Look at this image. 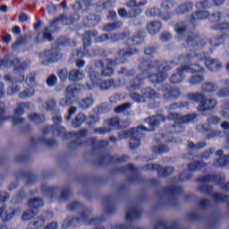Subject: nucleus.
<instances>
[{"mask_svg": "<svg viewBox=\"0 0 229 229\" xmlns=\"http://www.w3.org/2000/svg\"><path fill=\"white\" fill-rule=\"evenodd\" d=\"M173 69V63H145L140 64L137 71L136 79L133 81L124 82L123 80L114 81V80H106L101 82V73L96 72L90 65L86 67V72L89 74L90 83L86 84V89H96L98 87L100 90H110V89H118V87H126L130 92L131 90H139L140 89L142 80L148 78L152 83H160L167 80L166 71Z\"/></svg>", "mask_w": 229, "mask_h": 229, "instance_id": "obj_1", "label": "nucleus"}, {"mask_svg": "<svg viewBox=\"0 0 229 229\" xmlns=\"http://www.w3.org/2000/svg\"><path fill=\"white\" fill-rule=\"evenodd\" d=\"M197 55L195 53H191L188 55L182 56L179 58L180 62H185L186 64H194V62H199V60H205V65L209 71H217L219 67H221V63L216 59H207L205 58V54Z\"/></svg>", "mask_w": 229, "mask_h": 229, "instance_id": "obj_2", "label": "nucleus"}, {"mask_svg": "<svg viewBox=\"0 0 229 229\" xmlns=\"http://www.w3.org/2000/svg\"><path fill=\"white\" fill-rule=\"evenodd\" d=\"M174 6V2L171 0H164L161 4V11L157 7H152L146 12L147 17H160L163 21H169L171 13L167 10H171Z\"/></svg>", "mask_w": 229, "mask_h": 229, "instance_id": "obj_3", "label": "nucleus"}, {"mask_svg": "<svg viewBox=\"0 0 229 229\" xmlns=\"http://www.w3.org/2000/svg\"><path fill=\"white\" fill-rule=\"evenodd\" d=\"M148 131L144 126H140L137 129H131L129 131H123L120 133V139H128L131 137L130 140V148L131 149H137L140 146V138L143 137L144 133L142 131Z\"/></svg>", "mask_w": 229, "mask_h": 229, "instance_id": "obj_4", "label": "nucleus"}, {"mask_svg": "<svg viewBox=\"0 0 229 229\" xmlns=\"http://www.w3.org/2000/svg\"><path fill=\"white\" fill-rule=\"evenodd\" d=\"M187 72H203V68L198 64H191L190 66H182L177 72L171 77L172 83H182L185 80Z\"/></svg>", "mask_w": 229, "mask_h": 229, "instance_id": "obj_5", "label": "nucleus"}, {"mask_svg": "<svg viewBox=\"0 0 229 229\" xmlns=\"http://www.w3.org/2000/svg\"><path fill=\"white\" fill-rule=\"evenodd\" d=\"M191 101L196 103L200 102L198 109L199 112H205V110H213L217 106V100L216 99H205V96L201 93H193L189 96Z\"/></svg>", "mask_w": 229, "mask_h": 229, "instance_id": "obj_6", "label": "nucleus"}, {"mask_svg": "<svg viewBox=\"0 0 229 229\" xmlns=\"http://www.w3.org/2000/svg\"><path fill=\"white\" fill-rule=\"evenodd\" d=\"M61 58L62 54L55 49L47 50L39 55V59L43 65H51V64L58 62Z\"/></svg>", "mask_w": 229, "mask_h": 229, "instance_id": "obj_7", "label": "nucleus"}, {"mask_svg": "<svg viewBox=\"0 0 229 229\" xmlns=\"http://www.w3.org/2000/svg\"><path fill=\"white\" fill-rule=\"evenodd\" d=\"M19 58H15L13 55H7L0 61V67H14L15 71H24L27 65H30V63H23L20 66L17 64H20Z\"/></svg>", "mask_w": 229, "mask_h": 229, "instance_id": "obj_8", "label": "nucleus"}, {"mask_svg": "<svg viewBox=\"0 0 229 229\" xmlns=\"http://www.w3.org/2000/svg\"><path fill=\"white\" fill-rule=\"evenodd\" d=\"M142 96L139 95L138 93H131V98L136 103H144L147 99H155L158 97L155 90L151 89L150 88H147L141 90Z\"/></svg>", "mask_w": 229, "mask_h": 229, "instance_id": "obj_9", "label": "nucleus"}, {"mask_svg": "<svg viewBox=\"0 0 229 229\" xmlns=\"http://www.w3.org/2000/svg\"><path fill=\"white\" fill-rule=\"evenodd\" d=\"M4 80L5 81H11L13 83V86L8 89L7 93L9 94V96H13V94L21 90V87H19L18 85H15V83H21V81H23L24 74L21 73L18 79H12V77H10L9 75H6Z\"/></svg>", "mask_w": 229, "mask_h": 229, "instance_id": "obj_10", "label": "nucleus"}, {"mask_svg": "<svg viewBox=\"0 0 229 229\" xmlns=\"http://www.w3.org/2000/svg\"><path fill=\"white\" fill-rule=\"evenodd\" d=\"M168 119L169 121H174L177 124H185L186 123H192L196 116L194 114L180 116V114L174 113L168 115Z\"/></svg>", "mask_w": 229, "mask_h": 229, "instance_id": "obj_11", "label": "nucleus"}, {"mask_svg": "<svg viewBox=\"0 0 229 229\" xmlns=\"http://www.w3.org/2000/svg\"><path fill=\"white\" fill-rule=\"evenodd\" d=\"M128 37V33L125 34H104L97 38V42H117V40H123Z\"/></svg>", "mask_w": 229, "mask_h": 229, "instance_id": "obj_12", "label": "nucleus"}, {"mask_svg": "<svg viewBox=\"0 0 229 229\" xmlns=\"http://www.w3.org/2000/svg\"><path fill=\"white\" fill-rule=\"evenodd\" d=\"M78 89L72 86H68L66 89V97L60 100L61 106H69L72 105V97L77 92Z\"/></svg>", "mask_w": 229, "mask_h": 229, "instance_id": "obj_13", "label": "nucleus"}, {"mask_svg": "<svg viewBox=\"0 0 229 229\" xmlns=\"http://www.w3.org/2000/svg\"><path fill=\"white\" fill-rule=\"evenodd\" d=\"M80 21V16L78 14H74L71 17V20H68L65 15H61L57 19L54 20V21L51 23L50 28H53L56 22H62V24H64L67 26L68 24H74V22H78Z\"/></svg>", "mask_w": 229, "mask_h": 229, "instance_id": "obj_14", "label": "nucleus"}, {"mask_svg": "<svg viewBox=\"0 0 229 229\" xmlns=\"http://www.w3.org/2000/svg\"><path fill=\"white\" fill-rule=\"evenodd\" d=\"M99 64L100 65H103V67H105L102 70V74L104 76H112V74H114V65H115V62L110 59H106L103 63L100 62Z\"/></svg>", "mask_w": 229, "mask_h": 229, "instance_id": "obj_15", "label": "nucleus"}, {"mask_svg": "<svg viewBox=\"0 0 229 229\" xmlns=\"http://www.w3.org/2000/svg\"><path fill=\"white\" fill-rule=\"evenodd\" d=\"M165 121V118H164V116L162 114L157 115V116H152L148 119H146L145 122L147 123V124H148L150 126L149 131H152L153 128H155V126H158V124H160V123Z\"/></svg>", "mask_w": 229, "mask_h": 229, "instance_id": "obj_16", "label": "nucleus"}, {"mask_svg": "<svg viewBox=\"0 0 229 229\" xmlns=\"http://www.w3.org/2000/svg\"><path fill=\"white\" fill-rule=\"evenodd\" d=\"M147 30L150 35H157L162 30V22L160 21H151L147 25Z\"/></svg>", "mask_w": 229, "mask_h": 229, "instance_id": "obj_17", "label": "nucleus"}, {"mask_svg": "<svg viewBox=\"0 0 229 229\" xmlns=\"http://www.w3.org/2000/svg\"><path fill=\"white\" fill-rule=\"evenodd\" d=\"M85 78V72L80 70H72L69 72L68 80L70 81H80Z\"/></svg>", "mask_w": 229, "mask_h": 229, "instance_id": "obj_18", "label": "nucleus"}, {"mask_svg": "<svg viewBox=\"0 0 229 229\" xmlns=\"http://www.w3.org/2000/svg\"><path fill=\"white\" fill-rule=\"evenodd\" d=\"M83 56H96V53H94L90 50H87V48H85L83 52H81L80 50H73L72 52V58H73V60H78L79 58H83Z\"/></svg>", "mask_w": 229, "mask_h": 229, "instance_id": "obj_19", "label": "nucleus"}, {"mask_svg": "<svg viewBox=\"0 0 229 229\" xmlns=\"http://www.w3.org/2000/svg\"><path fill=\"white\" fill-rule=\"evenodd\" d=\"M13 216H15V211H13V209L6 210V208H0V219H2V221H9Z\"/></svg>", "mask_w": 229, "mask_h": 229, "instance_id": "obj_20", "label": "nucleus"}, {"mask_svg": "<svg viewBox=\"0 0 229 229\" xmlns=\"http://www.w3.org/2000/svg\"><path fill=\"white\" fill-rule=\"evenodd\" d=\"M209 15L208 11H199L191 14L190 21H205L208 19Z\"/></svg>", "mask_w": 229, "mask_h": 229, "instance_id": "obj_21", "label": "nucleus"}, {"mask_svg": "<svg viewBox=\"0 0 229 229\" xmlns=\"http://www.w3.org/2000/svg\"><path fill=\"white\" fill-rule=\"evenodd\" d=\"M92 37H98V31L93 30V31L86 32L84 34L82 38L84 47H89V46H90L92 41Z\"/></svg>", "mask_w": 229, "mask_h": 229, "instance_id": "obj_22", "label": "nucleus"}, {"mask_svg": "<svg viewBox=\"0 0 229 229\" xmlns=\"http://www.w3.org/2000/svg\"><path fill=\"white\" fill-rule=\"evenodd\" d=\"M192 8H194V4H192L191 2H188L179 5L176 8V13H181V14L187 13L191 12Z\"/></svg>", "mask_w": 229, "mask_h": 229, "instance_id": "obj_23", "label": "nucleus"}, {"mask_svg": "<svg viewBox=\"0 0 229 229\" xmlns=\"http://www.w3.org/2000/svg\"><path fill=\"white\" fill-rule=\"evenodd\" d=\"M144 37V32H140L137 36H134L133 38H129L127 39V45L128 46H137V44H140L142 42V38Z\"/></svg>", "mask_w": 229, "mask_h": 229, "instance_id": "obj_24", "label": "nucleus"}, {"mask_svg": "<svg viewBox=\"0 0 229 229\" xmlns=\"http://www.w3.org/2000/svg\"><path fill=\"white\" fill-rule=\"evenodd\" d=\"M44 205V201L39 199H33L29 202V207L31 208V210H34L35 212H38V208Z\"/></svg>", "mask_w": 229, "mask_h": 229, "instance_id": "obj_25", "label": "nucleus"}, {"mask_svg": "<svg viewBox=\"0 0 229 229\" xmlns=\"http://www.w3.org/2000/svg\"><path fill=\"white\" fill-rule=\"evenodd\" d=\"M138 51L135 47H129L126 50H121L119 52V56L122 58H128V56H131V55H137Z\"/></svg>", "mask_w": 229, "mask_h": 229, "instance_id": "obj_26", "label": "nucleus"}, {"mask_svg": "<svg viewBox=\"0 0 229 229\" xmlns=\"http://www.w3.org/2000/svg\"><path fill=\"white\" fill-rule=\"evenodd\" d=\"M86 117L83 114H79L76 118L72 122V126L73 128H79V126H81L83 123H85Z\"/></svg>", "mask_w": 229, "mask_h": 229, "instance_id": "obj_27", "label": "nucleus"}, {"mask_svg": "<svg viewBox=\"0 0 229 229\" xmlns=\"http://www.w3.org/2000/svg\"><path fill=\"white\" fill-rule=\"evenodd\" d=\"M122 26H123V22L121 21L109 23L104 27V31H115V30H119V28H121Z\"/></svg>", "mask_w": 229, "mask_h": 229, "instance_id": "obj_28", "label": "nucleus"}, {"mask_svg": "<svg viewBox=\"0 0 229 229\" xmlns=\"http://www.w3.org/2000/svg\"><path fill=\"white\" fill-rule=\"evenodd\" d=\"M167 93H164L165 99H176L180 96V90L174 89L172 91H169V89H166Z\"/></svg>", "mask_w": 229, "mask_h": 229, "instance_id": "obj_29", "label": "nucleus"}, {"mask_svg": "<svg viewBox=\"0 0 229 229\" xmlns=\"http://www.w3.org/2000/svg\"><path fill=\"white\" fill-rule=\"evenodd\" d=\"M35 87H30L29 89H26L24 91L20 93V98L21 99H26L27 98H31L33 94H35Z\"/></svg>", "mask_w": 229, "mask_h": 229, "instance_id": "obj_30", "label": "nucleus"}, {"mask_svg": "<svg viewBox=\"0 0 229 229\" xmlns=\"http://www.w3.org/2000/svg\"><path fill=\"white\" fill-rule=\"evenodd\" d=\"M226 164H229V156L220 157L216 162V167H225Z\"/></svg>", "mask_w": 229, "mask_h": 229, "instance_id": "obj_31", "label": "nucleus"}, {"mask_svg": "<svg viewBox=\"0 0 229 229\" xmlns=\"http://www.w3.org/2000/svg\"><path fill=\"white\" fill-rule=\"evenodd\" d=\"M202 90H204V92H216L217 86L212 82L206 83L202 85Z\"/></svg>", "mask_w": 229, "mask_h": 229, "instance_id": "obj_32", "label": "nucleus"}, {"mask_svg": "<svg viewBox=\"0 0 229 229\" xmlns=\"http://www.w3.org/2000/svg\"><path fill=\"white\" fill-rule=\"evenodd\" d=\"M80 105L83 109L89 108L91 105H94V100L92 99V98H86L81 100Z\"/></svg>", "mask_w": 229, "mask_h": 229, "instance_id": "obj_33", "label": "nucleus"}, {"mask_svg": "<svg viewBox=\"0 0 229 229\" xmlns=\"http://www.w3.org/2000/svg\"><path fill=\"white\" fill-rule=\"evenodd\" d=\"M25 81L29 87H37V82L35 81V73H30Z\"/></svg>", "mask_w": 229, "mask_h": 229, "instance_id": "obj_34", "label": "nucleus"}, {"mask_svg": "<svg viewBox=\"0 0 229 229\" xmlns=\"http://www.w3.org/2000/svg\"><path fill=\"white\" fill-rule=\"evenodd\" d=\"M186 30H187V26H185L183 22H180L177 25H175V31L177 35H183Z\"/></svg>", "mask_w": 229, "mask_h": 229, "instance_id": "obj_35", "label": "nucleus"}, {"mask_svg": "<svg viewBox=\"0 0 229 229\" xmlns=\"http://www.w3.org/2000/svg\"><path fill=\"white\" fill-rule=\"evenodd\" d=\"M99 21H101V18L94 14H91L88 17L89 26H95V24H98Z\"/></svg>", "mask_w": 229, "mask_h": 229, "instance_id": "obj_36", "label": "nucleus"}, {"mask_svg": "<svg viewBox=\"0 0 229 229\" xmlns=\"http://www.w3.org/2000/svg\"><path fill=\"white\" fill-rule=\"evenodd\" d=\"M223 110L221 111L222 115L225 119H229V102L224 103L222 106Z\"/></svg>", "mask_w": 229, "mask_h": 229, "instance_id": "obj_37", "label": "nucleus"}, {"mask_svg": "<svg viewBox=\"0 0 229 229\" xmlns=\"http://www.w3.org/2000/svg\"><path fill=\"white\" fill-rule=\"evenodd\" d=\"M203 81V76L201 75H197L193 76L190 79V85H198Z\"/></svg>", "mask_w": 229, "mask_h": 229, "instance_id": "obj_38", "label": "nucleus"}, {"mask_svg": "<svg viewBox=\"0 0 229 229\" xmlns=\"http://www.w3.org/2000/svg\"><path fill=\"white\" fill-rule=\"evenodd\" d=\"M153 151L155 153H167V151H169V148H167V146L159 145V146L154 147Z\"/></svg>", "mask_w": 229, "mask_h": 229, "instance_id": "obj_39", "label": "nucleus"}, {"mask_svg": "<svg viewBox=\"0 0 229 229\" xmlns=\"http://www.w3.org/2000/svg\"><path fill=\"white\" fill-rule=\"evenodd\" d=\"M131 105L130 104H123L122 106H117L114 109L115 114H123L124 112H126V110H128V108H130Z\"/></svg>", "mask_w": 229, "mask_h": 229, "instance_id": "obj_40", "label": "nucleus"}, {"mask_svg": "<svg viewBox=\"0 0 229 229\" xmlns=\"http://www.w3.org/2000/svg\"><path fill=\"white\" fill-rule=\"evenodd\" d=\"M188 146H189L190 149L198 150V149H201V148H205L207 146V144L205 142H199L197 145H195L193 142H190L188 144Z\"/></svg>", "mask_w": 229, "mask_h": 229, "instance_id": "obj_41", "label": "nucleus"}, {"mask_svg": "<svg viewBox=\"0 0 229 229\" xmlns=\"http://www.w3.org/2000/svg\"><path fill=\"white\" fill-rule=\"evenodd\" d=\"M35 214H37V211H34L33 209H31V212L30 211H26L22 216V220L23 221H30V219L34 217Z\"/></svg>", "mask_w": 229, "mask_h": 229, "instance_id": "obj_42", "label": "nucleus"}, {"mask_svg": "<svg viewBox=\"0 0 229 229\" xmlns=\"http://www.w3.org/2000/svg\"><path fill=\"white\" fill-rule=\"evenodd\" d=\"M56 81H58V79L56 78V76L50 75L47 79V85H48V87H55L56 85Z\"/></svg>", "mask_w": 229, "mask_h": 229, "instance_id": "obj_43", "label": "nucleus"}, {"mask_svg": "<svg viewBox=\"0 0 229 229\" xmlns=\"http://www.w3.org/2000/svg\"><path fill=\"white\" fill-rule=\"evenodd\" d=\"M44 225V219H39L36 222H34L33 224H30L29 225V229H38L40 228V226Z\"/></svg>", "mask_w": 229, "mask_h": 229, "instance_id": "obj_44", "label": "nucleus"}, {"mask_svg": "<svg viewBox=\"0 0 229 229\" xmlns=\"http://www.w3.org/2000/svg\"><path fill=\"white\" fill-rule=\"evenodd\" d=\"M30 121H33V123H42L44 121V115L32 114L30 115Z\"/></svg>", "mask_w": 229, "mask_h": 229, "instance_id": "obj_45", "label": "nucleus"}, {"mask_svg": "<svg viewBox=\"0 0 229 229\" xmlns=\"http://www.w3.org/2000/svg\"><path fill=\"white\" fill-rule=\"evenodd\" d=\"M68 76H69V72L67 71V69H61L58 72V77L60 78V80H62V81H65Z\"/></svg>", "mask_w": 229, "mask_h": 229, "instance_id": "obj_46", "label": "nucleus"}, {"mask_svg": "<svg viewBox=\"0 0 229 229\" xmlns=\"http://www.w3.org/2000/svg\"><path fill=\"white\" fill-rule=\"evenodd\" d=\"M223 19V14L221 13H215L209 17V21H212L213 22H218V21H221Z\"/></svg>", "mask_w": 229, "mask_h": 229, "instance_id": "obj_47", "label": "nucleus"}, {"mask_svg": "<svg viewBox=\"0 0 229 229\" xmlns=\"http://www.w3.org/2000/svg\"><path fill=\"white\" fill-rule=\"evenodd\" d=\"M208 124H219L221 123V118L219 116L212 115L208 119Z\"/></svg>", "mask_w": 229, "mask_h": 229, "instance_id": "obj_48", "label": "nucleus"}, {"mask_svg": "<svg viewBox=\"0 0 229 229\" xmlns=\"http://www.w3.org/2000/svg\"><path fill=\"white\" fill-rule=\"evenodd\" d=\"M43 38H45V40H53V38L51 37V29L50 28H47L44 30L43 31Z\"/></svg>", "mask_w": 229, "mask_h": 229, "instance_id": "obj_49", "label": "nucleus"}, {"mask_svg": "<svg viewBox=\"0 0 229 229\" xmlns=\"http://www.w3.org/2000/svg\"><path fill=\"white\" fill-rule=\"evenodd\" d=\"M213 198L216 201H226L228 199L227 196L219 193L213 194Z\"/></svg>", "mask_w": 229, "mask_h": 229, "instance_id": "obj_50", "label": "nucleus"}, {"mask_svg": "<svg viewBox=\"0 0 229 229\" xmlns=\"http://www.w3.org/2000/svg\"><path fill=\"white\" fill-rule=\"evenodd\" d=\"M121 73L124 74L126 80H131V76H133V74H135V71L131 70V71L126 72V69H123L121 71Z\"/></svg>", "mask_w": 229, "mask_h": 229, "instance_id": "obj_51", "label": "nucleus"}, {"mask_svg": "<svg viewBox=\"0 0 229 229\" xmlns=\"http://www.w3.org/2000/svg\"><path fill=\"white\" fill-rule=\"evenodd\" d=\"M54 135L66 137V132L64 128H57L54 130Z\"/></svg>", "mask_w": 229, "mask_h": 229, "instance_id": "obj_52", "label": "nucleus"}, {"mask_svg": "<svg viewBox=\"0 0 229 229\" xmlns=\"http://www.w3.org/2000/svg\"><path fill=\"white\" fill-rule=\"evenodd\" d=\"M65 44H70V46H76V42L71 40V39H68L67 41H65V43L63 41V39H59L58 41V45H57V47H61V46H64Z\"/></svg>", "mask_w": 229, "mask_h": 229, "instance_id": "obj_53", "label": "nucleus"}, {"mask_svg": "<svg viewBox=\"0 0 229 229\" xmlns=\"http://www.w3.org/2000/svg\"><path fill=\"white\" fill-rule=\"evenodd\" d=\"M24 106H26V104H21L19 107L15 109V115H22V114H24Z\"/></svg>", "mask_w": 229, "mask_h": 229, "instance_id": "obj_54", "label": "nucleus"}, {"mask_svg": "<svg viewBox=\"0 0 229 229\" xmlns=\"http://www.w3.org/2000/svg\"><path fill=\"white\" fill-rule=\"evenodd\" d=\"M119 124H120L119 118H113L109 120V125L112 128H115V126H119Z\"/></svg>", "mask_w": 229, "mask_h": 229, "instance_id": "obj_55", "label": "nucleus"}, {"mask_svg": "<svg viewBox=\"0 0 229 229\" xmlns=\"http://www.w3.org/2000/svg\"><path fill=\"white\" fill-rule=\"evenodd\" d=\"M56 106V102L55 100H48L47 102V110H53Z\"/></svg>", "mask_w": 229, "mask_h": 229, "instance_id": "obj_56", "label": "nucleus"}, {"mask_svg": "<svg viewBox=\"0 0 229 229\" xmlns=\"http://www.w3.org/2000/svg\"><path fill=\"white\" fill-rule=\"evenodd\" d=\"M171 33H163L161 36H160V39L163 41V42H167V40H171Z\"/></svg>", "mask_w": 229, "mask_h": 229, "instance_id": "obj_57", "label": "nucleus"}, {"mask_svg": "<svg viewBox=\"0 0 229 229\" xmlns=\"http://www.w3.org/2000/svg\"><path fill=\"white\" fill-rule=\"evenodd\" d=\"M137 216V209L127 211L126 219H131V217Z\"/></svg>", "mask_w": 229, "mask_h": 229, "instance_id": "obj_58", "label": "nucleus"}, {"mask_svg": "<svg viewBox=\"0 0 229 229\" xmlns=\"http://www.w3.org/2000/svg\"><path fill=\"white\" fill-rule=\"evenodd\" d=\"M219 98H226V96H229V88H225V89H222L218 93Z\"/></svg>", "mask_w": 229, "mask_h": 229, "instance_id": "obj_59", "label": "nucleus"}, {"mask_svg": "<svg viewBox=\"0 0 229 229\" xmlns=\"http://www.w3.org/2000/svg\"><path fill=\"white\" fill-rule=\"evenodd\" d=\"M99 121V117L98 116H89L88 119V124H94Z\"/></svg>", "mask_w": 229, "mask_h": 229, "instance_id": "obj_60", "label": "nucleus"}, {"mask_svg": "<svg viewBox=\"0 0 229 229\" xmlns=\"http://www.w3.org/2000/svg\"><path fill=\"white\" fill-rule=\"evenodd\" d=\"M183 106H187V104L178 105V104L175 103V104H173V105L169 106L168 110H176V109L182 108Z\"/></svg>", "mask_w": 229, "mask_h": 229, "instance_id": "obj_61", "label": "nucleus"}, {"mask_svg": "<svg viewBox=\"0 0 229 229\" xmlns=\"http://www.w3.org/2000/svg\"><path fill=\"white\" fill-rule=\"evenodd\" d=\"M203 166V163H199L198 165H189V170L190 171H196V169H199L200 167Z\"/></svg>", "mask_w": 229, "mask_h": 229, "instance_id": "obj_62", "label": "nucleus"}, {"mask_svg": "<svg viewBox=\"0 0 229 229\" xmlns=\"http://www.w3.org/2000/svg\"><path fill=\"white\" fill-rule=\"evenodd\" d=\"M155 53H157V50L155 49V47H147L145 49V55H155Z\"/></svg>", "mask_w": 229, "mask_h": 229, "instance_id": "obj_63", "label": "nucleus"}, {"mask_svg": "<svg viewBox=\"0 0 229 229\" xmlns=\"http://www.w3.org/2000/svg\"><path fill=\"white\" fill-rule=\"evenodd\" d=\"M57 228H58V224H56V222H54L47 225L44 229H57Z\"/></svg>", "mask_w": 229, "mask_h": 229, "instance_id": "obj_64", "label": "nucleus"}]
</instances>
